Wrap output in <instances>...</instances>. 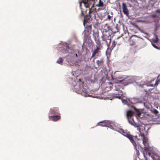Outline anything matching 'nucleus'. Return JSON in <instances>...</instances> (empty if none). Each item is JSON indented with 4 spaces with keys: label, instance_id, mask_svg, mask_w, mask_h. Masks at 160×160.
Returning a JSON list of instances; mask_svg holds the SVG:
<instances>
[{
    "label": "nucleus",
    "instance_id": "15",
    "mask_svg": "<svg viewBox=\"0 0 160 160\" xmlns=\"http://www.w3.org/2000/svg\"><path fill=\"white\" fill-rule=\"evenodd\" d=\"M97 7H102V9H104L106 7V6L104 5L103 2L101 0H99L98 3L96 5Z\"/></svg>",
    "mask_w": 160,
    "mask_h": 160
},
{
    "label": "nucleus",
    "instance_id": "11",
    "mask_svg": "<svg viewBox=\"0 0 160 160\" xmlns=\"http://www.w3.org/2000/svg\"><path fill=\"white\" fill-rule=\"evenodd\" d=\"M94 40L95 42L97 44L96 47H100L101 48H102V45L101 41L99 39V35L98 34L97 37H95Z\"/></svg>",
    "mask_w": 160,
    "mask_h": 160
},
{
    "label": "nucleus",
    "instance_id": "5",
    "mask_svg": "<svg viewBox=\"0 0 160 160\" xmlns=\"http://www.w3.org/2000/svg\"><path fill=\"white\" fill-rule=\"evenodd\" d=\"M102 35L101 37L103 41L105 42L107 45L108 48L111 42V38L110 35L108 32H102Z\"/></svg>",
    "mask_w": 160,
    "mask_h": 160
},
{
    "label": "nucleus",
    "instance_id": "14",
    "mask_svg": "<svg viewBox=\"0 0 160 160\" xmlns=\"http://www.w3.org/2000/svg\"><path fill=\"white\" fill-rule=\"evenodd\" d=\"M50 112L51 114L55 115L59 114V110L56 108H54L51 109Z\"/></svg>",
    "mask_w": 160,
    "mask_h": 160
},
{
    "label": "nucleus",
    "instance_id": "12",
    "mask_svg": "<svg viewBox=\"0 0 160 160\" xmlns=\"http://www.w3.org/2000/svg\"><path fill=\"white\" fill-rule=\"evenodd\" d=\"M122 9L124 14L128 16L129 14V11L126 5L124 2L122 3Z\"/></svg>",
    "mask_w": 160,
    "mask_h": 160
},
{
    "label": "nucleus",
    "instance_id": "23",
    "mask_svg": "<svg viewBox=\"0 0 160 160\" xmlns=\"http://www.w3.org/2000/svg\"><path fill=\"white\" fill-rule=\"evenodd\" d=\"M152 112L155 114H157L158 113V112L156 109H153L152 110Z\"/></svg>",
    "mask_w": 160,
    "mask_h": 160
},
{
    "label": "nucleus",
    "instance_id": "28",
    "mask_svg": "<svg viewBox=\"0 0 160 160\" xmlns=\"http://www.w3.org/2000/svg\"><path fill=\"white\" fill-rule=\"evenodd\" d=\"M156 12L157 13H160V9H158L156 11Z\"/></svg>",
    "mask_w": 160,
    "mask_h": 160
},
{
    "label": "nucleus",
    "instance_id": "6",
    "mask_svg": "<svg viewBox=\"0 0 160 160\" xmlns=\"http://www.w3.org/2000/svg\"><path fill=\"white\" fill-rule=\"evenodd\" d=\"M94 12L92 13L89 14V13L88 15H86L84 17V19L83 22V24L84 27L86 28H88L90 30L92 29V26L91 25H90L89 22H90V19L91 17V14H94Z\"/></svg>",
    "mask_w": 160,
    "mask_h": 160
},
{
    "label": "nucleus",
    "instance_id": "22",
    "mask_svg": "<svg viewBox=\"0 0 160 160\" xmlns=\"http://www.w3.org/2000/svg\"><path fill=\"white\" fill-rule=\"evenodd\" d=\"M57 63L59 64H62V58H59L58 60L57 61Z\"/></svg>",
    "mask_w": 160,
    "mask_h": 160
},
{
    "label": "nucleus",
    "instance_id": "16",
    "mask_svg": "<svg viewBox=\"0 0 160 160\" xmlns=\"http://www.w3.org/2000/svg\"><path fill=\"white\" fill-rule=\"evenodd\" d=\"M102 28V32H108V31L109 30V27L107 23L106 24L103 26Z\"/></svg>",
    "mask_w": 160,
    "mask_h": 160
},
{
    "label": "nucleus",
    "instance_id": "13",
    "mask_svg": "<svg viewBox=\"0 0 160 160\" xmlns=\"http://www.w3.org/2000/svg\"><path fill=\"white\" fill-rule=\"evenodd\" d=\"M49 118L51 121H56L59 120L61 116L59 115L51 116H49Z\"/></svg>",
    "mask_w": 160,
    "mask_h": 160
},
{
    "label": "nucleus",
    "instance_id": "7",
    "mask_svg": "<svg viewBox=\"0 0 160 160\" xmlns=\"http://www.w3.org/2000/svg\"><path fill=\"white\" fill-rule=\"evenodd\" d=\"M134 112L131 110H129L127 111V117L128 119L129 123L132 125V124L136 123L135 122L133 119L132 118V117L134 114Z\"/></svg>",
    "mask_w": 160,
    "mask_h": 160
},
{
    "label": "nucleus",
    "instance_id": "26",
    "mask_svg": "<svg viewBox=\"0 0 160 160\" xmlns=\"http://www.w3.org/2000/svg\"><path fill=\"white\" fill-rule=\"evenodd\" d=\"M152 45L153 46V47H154L155 48L157 49H159V48L155 44H154V43H152Z\"/></svg>",
    "mask_w": 160,
    "mask_h": 160
},
{
    "label": "nucleus",
    "instance_id": "17",
    "mask_svg": "<svg viewBox=\"0 0 160 160\" xmlns=\"http://www.w3.org/2000/svg\"><path fill=\"white\" fill-rule=\"evenodd\" d=\"M96 63L98 67L102 66L104 64V61L103 59L101 58L99 60H98L96 61Z\"/></svg>",
    "mask_w": 160,
    "mask_h": 160
},
{
    "label": "nucleus",
    "instance_id": "1",
    "mask_svg": "<svg viewBox=\"0 0 160 160\" xmlns=\"http://www.w3.org/2000/svg\"><path fill=\"white\" fill-rule=\"evenodd\" d=\"M132 125L134 127L137 128V129L138 130L139 132L138 137L140 138L141 136L142 139L143 143L146 146L148 144V138L146 137L148 133V132L146 130L144 127H143L138 123L132 124Z\"/></svg>",
    "mask_w": 160,
    "mask_h": 160
},
{
    "label": "nucleus",
    "instance_id": "31",
    "mask_svg": "<svg viewBox=\"0 0 160 160\" xmlns=\"http://www.w3.org/2000/svg\"><path fill=\"white\" fill-rule=\"evenodd\" d=\"M148 154L149 155H150V153H149V152H148Z\"/></svg>",
    "mask_w": 160,
    "mask_h": 160
},
{
    "label": "nucleus",
    "instance_id": "3",
    "mask_svg": "<svg viewBox=\"0 0 160 160\" xmlns=\"http://www.w3.org/2000/svg\"><path fill=\"white\" fill-rule=\"evenodd\" d=\"M123 80H120L118 81V82H117L115 84L114 86L115 87V90L118 91L117 92L114 94L113 96V97L116 98H118L119 99H121L123 97V92L121 90H120L121 88V85L119 84V83H121Z\"/></svg>",
    "mask_w": 160,
    "mask_h": 160
},
{
    "label": "nucleus",
    "instance_id": "29",
    "mask_svg": "<svg viewBox=\"0 0 160 160\" xmlns=\"http://www.w3.org/2000/svg\"><path fill=\"white\" fill-rule=\"evenodd\" d=\"M84 92H85V93H87V92H88V91L87 90H84Z\"/></svg>",
    "mask_w": 160,
    "mask_h": 160
},
{
    "label": "nucleus",
    "instance_id": "33",
    "mask_svg": "<svg viewBox=\"0 0 160 160\" xmlns=\"http://www.w3.org/2000/svg\"><path fill=\"white\" fill-rule=\"evenodd\" d=\"M85 96L86 97H87V94H85Z\"/></svg>",
    "mask_w": 160,
    "mask_h": 160
},
{
    "label": "nucleus",
    "instance_id": "21",
    "mask_svg": "<svg viewBox=\"0 0 160 160\" xmlns=\"http://www.w3.org/2000/svg\"><path fill=\"white\" fill-rule=\"evenodd\" d=\"M116 45V42L115 40H113L112 42V45L111 47V48L113 49Z\"/></svg>",
    "mask_w": 160,
    "mask_h": 160
},
{
    "label": "nucleus",
    "instance_id": "24",
    "mask_svg": "<svg viewBox=\"0 0 160 160\" xmlns=\"http://www.w3.org/2000/svg\"><path fill=\"white\" fill-rule=\"evenodd\" d=\"M112 17V16H111L110 15L108 14V15L107 16V18H106V20H110L111 19V18Z\"/></svg>",
    "mask_w": 160,
    "mask_h": 160
},
{
    "label": "nucleus",
    "instance_id": "27",
    "mask_svg": "<svg viewBox=\"0 0 160 160\" xmlns=\"http://www.w3.org/2000/svg\"><path fill=\"white\" fill-rule=\"evenodd\" d=\"M102 124H100L99 125L102 126H106V124L103 122H102Z\"/></svg>",
    "mask_w": 160,
    "mask_h": 160
},
{
    "label": "nucleus",
    "instance_id": "10",
    "mask_svg": "<svg viewBox=\"0 0 160 160\" xmlns=\"http://www.w3.org/2000/svg\"><path fill=\"white\" fill-rule=\"evenodd\" d=\"M137 37L136 35H132L129 38L130 45L131 46L134 45L137 41Z\"/></svg>",
    "mask_w": 160,
    "mask_h": 160
},
{
    "label": "nucleus",
    "instance_id": "19",
    "mask_svg": "<svg viewBox=\"0 0 160 160\" xmlns=\"http://www.w3.org/2000/svg\"><path fill=\"white\" fill-rule=\"evenodd\" d=\"M123 38H121V37H119L117 38L116 41V43H117L118 45H120L122 42Z\"/></svg>",
    "mask_w": 160,
    "mask_h": 160
},
{
    "label": "nucleus",
    "instance_id": "18",
    "mask_svg": "<svg viewBox=\"0 0 160 160\" xmlns=\"http://www.w3.org/2000/svg\"><path fill=\"white\" fill-rule=\"evenodd\" d=\"M146 96L145 94H144L143 95H142L141 96H140L139 98V99L141 100V102H142L145 103V102L146 101Z\"/></svg>",
    "mask_w": 160,
    "mask_h": 160
},
{
    "label": "nucleus",
    "instance_id": "9",
    "mask_svg": "<svg viewBox=\"0 0 160 160\" xmlns=\"http://www.w3.org/2000/svg\"><path fill=\"white\" fill-rule=\"evenodd\" d=\"M154 80L151 81L148 84L147 86L155 87L157 86L159 83H160V79L158 78L155 81L154 83H153Z\"/></svg>",
    "mask_w": 160,
    "mask_h": 160
},
{
    "label": "nucleus",
    "instance_id": "2",
    "mask_svg": "<svg viewBox=\"0 0 160 160\" xmlns=\"http://www.w3.org/2000/svg\"><path fill=\"white\" fill-rule=\"evenodd\" d=\"M79 2V6L81 8L82 3L86 8H89L88 13L89 14L92 13L94 11H95V10H94V9H92V8L93 7L95 4L94 0H82L81 1H80Z\"/></svg>",
    "mask_w": 160,
    "mask_h": 160
},
{
    "label": "nucleus",
    "instance_id": "8",
    "mask_svg": "<svg viewBox=\"0 0 160 160\" xmlns=\"http://www.w3.org/2000/svg\"><path fill=\"white\" fill-rule=\"evenodd\" d=\"M102 48L100 47H96V48L94 50L92 51V53L91 58H92L95 57V56H98L101 53V50Z\"/></svg>",
    "mask_w": 160,
    "mask_h": 160
},
{
    "label": "nucleus",
    "instance_id": "25",
    "mask_svg": "<svg viewBox=\"0 0 160 160\" xmlns=\"http://www.w3.org/2000/svg\"><path fill=\"white\" fill-rule=\"evenodd\" d=\"M155 37H156L155 39H154L153 40L154 42H157L158 41V37L157 35H155Z\"/></svg>",
    "mask_w": 160,
    "mask_h": 160
},
{
    "label": "nucleus",
    "instance_id": "34",
    "mask_svg": "<svg viewBox=\"0 0 160 160\" xmlns=\"http://www.w3.org/2000/svg\"><path fill=\"white\" fill-rule=\"evenodd\" d=\"M149 91H150V89H149Z\"/></svg>",
    "mask_w": 160,
    "mask_h": 160
},
{
    "label": "nucleus",
    "instance_id": "20",
    "mask_svg": "<svg viewBox=\"0 0 160 160\" xmlns=\"http://www.w3.org/2000/svg\"><path fill=\"white\" fill-rule=\"evenodd\" d=\"M122 134L128 138L129 135L130 134V133L129 132H127V131H124L123 130L122 131Z\"/></svg>",
    "mask_w": 160,
    "mask_h": 160
},
{
    "label": "nucleus",
    "instance_id": "32",
    "mask_svg": "<svg viewBox=\"0 0 160 160\" xmlns=\"http://www.w3.org/2000/svg\"><path fill=\"white\" fill-rule=\"evenodd\" d=\"M81 13H82V14H83V12L82 11H81Z\"/></svg>",
    "mask_w": 160,
    "mask_h": 160
},
{
    "label": "nucleus",
    "instance_id": "30",
    "mask_svg": "<svg viewBox=\"0 0 160 160\" xmlns=\"http://www.w3.org/2000/svg\"><path fill=\"white\" fill-rule=\"evenodd\" d=\"M75 56H76V57H78V55H77V54H75Z\"/></svg>",
    "mask_w": 160,
    "mask_h": 160
},
{
    "label": "nucleus",
    "instance_id": "4",
    "mask_svg": "<svg viewBox=\"0 0 160 160\" xmlns=\"http://www.w3.org/2000/svg\"><path fill=\"white\" fill-rule=\"evenodd\" d=\"M130 140L132 144L134 146L135 149L136 150L137 152L138 151V150L137 148H138L139 144L137 142V141H139L141 139L140 138L138 137V136L137 135L135 136H134L131 134L129 135L128 138Z\"/></svg>",
    "mask_w": 160,
    "mask_h": 160
}]
</instances>
